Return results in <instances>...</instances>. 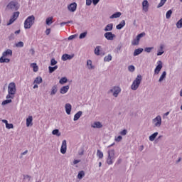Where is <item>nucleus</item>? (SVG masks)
Instances as JSON below:
<instances>
[{"instance_id": "obj_1", "label": "nucleus", "mask_w": 182, "mask_h": 182, "mask_svg": "<svg viewBox=\"0 0 182 182\" xmlns=\"http://www.w3.org/2000/svg\"><path fill=\"white\" fill-rule=\"evenodd\" d=\"M143 77H141V75H138L136 79L133 81L132 85H131L132 90H137L139 89V87L140 86Z\"/></svg>"}, {"instance_id": "obj_2", "label": "nucleus", "mask_w": 182, "mask_h": 182, "mask_svg": "<svg viewBox=\"0 0 182 182\" xmlns=\"http://www.w3.org/2000/svg\"><path fill=\"white\" fill-rule=\"evenodd\" d=\"M33 23H35V16L32 15L28 16L24 22L25 29H31Z\"/></svg>"}, {"instance_id": "obj_3", "label": "nucleus", "mask_w": 182, "mask_h": 182, "mask_svg": "<svg viewBox=\"0 0 182 182\" xmlns=\"http://www.w3.org/2000/svg\"><path fill=\"white\" fill-rule=\"evenodd\" d=\"M107 153V164L111 166V164H113V159H114V149L109 150Z\"/></svg>"}, {"instance_id": "obj_4", "label": "nucleus", "mask_w": 182, "mask_h": 182, "mask_svg": "<svg viewBox=\"0 0 182 182\" xmlns=\"http://www.w3.org/2000/svg\"><path fill=\"white\" fill-rule=\"evenodd\" d=\"M144 36H146V33L144 32L137 35L136 38L132 41V45L133 46H137V45H139V43H140V39H141V38H143Z\"/></svg>"}, {"instance_id": "obj_5", "label": "nucleus", "mask_w": 182, "mask_h": 182, "mask_svg": "<svg viewBox=\"0 0 182 182\" xmlns=\"http://www.w3.org/2000/svg\"><path fill=\"white\" fill-rule=\"evenodd\" d=\"M8 93H9V95L16 94V85L15 84V82H10L9 84Z\"/></svg>"}, {"instance_id": "obj_6", "label": "nucleus", "mask_w": 182, "mask_h": 182, "mask_svg": "<svg viewBox=\"0 0 182 182\" xmlns=\"http://www.w3.org/2000/svg\"><path fill=\"white\" fill-rule=\"evenodd\" d=\"M120 92H122V88H120V87L114 86L111 90H109L108 93H113V96L114 97H117V96H119V94L120 93Z\"/></svg>"}, {"instance_id": "obj_7", "label": "nucleus", "mask_w": 182, "mask_h": 182, "mask_svg": "<svg viewBox=\"0 0 182 182\" xmlns=\"http://www.w3.org/2000/svg\"><path fill=\"white\" fill-rule=\"evenodd\" d=\"M154 127H160L161 126V117L158 115L156 118L152 120Z\"/></svg>"}, {"instance_id": "obj_8", "label": "nucleus", "mask_w": 182, "mask_h": 182, "mask_svg": "<svg viewBox=\"0 0 182 182\" xmlns=\"http://www.w3.org/2000/svg\"><path fill=\"white\" fill-rule=\"evenodd\" d=\"M7 8H9V9H13V11H18L19 9V6H18V3L15 1H11L7 5Z\"/></svg>"}, {"instance_id": "obj_9", "label": "nucleus", "mask_w": 182, "mask_h": 182, "mask_svg": "<svg viewBox=\"0 0 182 182\" xmlns=\"http://www.w3.org/2000/svg\"><path fill=\"white\" fill-rule=\"evenodd\" d=\"M157 63L158 65L154 70L155 75H159L161 69H163V62H161V60H159Z\"/></svg>"}, {"instance_id": "obj_10", "label": "nucleus", "mask_w": 182, "mask_h": 182, "mask_svg": "<svg viewBox=\"0 0 182 182\" xmlns=\"http://www.w3.org/2000/svg\"><path fill=\"white\" fill-rule=\"evenodd\" d=\"M104 36L107 41H113L114 38H116V35L113 34L112 32L105 33Z\"/></svg>"}, {"instance_id": "obj_11", "label": "nucleus", "mask_w": 182, "mask_h": 182, "mask_svg": "<svg viewBox=\"0 0 182 182\" xmlns=\"http://www.w3.org/2000/svg\"><path fill=\"white\" fill-rule=\"evenodd\" d=\"M67 149H68L67 142H66V140L64 139L62 141V145H61V148H60V153L62 154H65Z\"/></svg>"}, {"instance_id": "obj_12", "label": "nucleus", "mask_w": 182, "mask_h": 182, "mask_svg": "<svg viewBox=\"0 0 182 182\" xmlns=\"http://www.w3.org/2000/svg\"><path fill=\"white\" fill-rule=\"evenodd\" d=\"M77 8V4L76 3H72L68 6V9L70 12H75Z\"/></svg>"}, {"instance_id": "obj_13", "label": "nucleus", "mask_w": 182, "mask_h": 182, "mask_svg": "<svg viewBox=\"0 0 182 182\" xmlns=\"http://www.w3.org/2000/svg\"><path fill=\"white\" fill-rule=\"evenodd\" d=\"M142 9L144 12H147L149 11V1L147 0H144L142 2Z\"/></svg>"}, {"instance_id": "obj_14", "label": "nucleus", "mask_w": 182, "mask_h": 182, "mask_svg": "<svg viewBox=\"0 0 182 182\" xmlns=\"http://www.w3.org/2000/svg\"><path fill=\"white\" fill-rule=\"evenodd\" d=\"M9 56H12V50L7 49L6 51L3 52L2 57L3 58H9Z\"/></svg>"}, {"instance_id": "obj_15", "label": "nucleus", "mask_w": 182, "mask_h": 182, "mask_svg": "<svg viewBox=\"0 0 182 182\" xmlns=\"http://www.w3.org/2000/svg\"><path fill=\"white\" fill-rule=\"evenodd\" d=\"M69 85L63 86L60 90V93L61 95H65V93H68V91L69 90Z\"/></svg>"}, {"instance_id": "obj_16", "label": "nucleus", "mask_w": 182, "mask_h": 182, "mask_svg": "<svg viewBox=\"0 0 182 182\" xmlns=\"http://www.w3.org/2000/svg\"><path fill=\"white\" fill-rule=\"evenodd\" d=\"M62 60H70V59H73V55H70L69 54H63L61 58Z\"/></svg>"}, {"instance_id": "obj_17", "label": "nucleus", "mask_w": 182, "mask_h": 182, "mask_svg": "<svg viewBox=\"0 0 182 182\" xmlns=\"http://www.w3.org/2000/svg\"><path fill=\"white\" fill-rule=\"evenodd\" d=\"M33 120V117L32 116H29L27 119H26V127H29L30 126H33V124L32 123Z\"/></svg>"}, {"instance_id": "obj_18", "label": "nucleus", "mask_w": 182, "mask_h": 182, "mask_svg": "<svg viewBox=\"0 0 182 182\" xmlns=\"http://www.w3.org/2000/svg\"><path fill=\"white\" fill-rule=\"evenodd\" d=\"M91 127H93V129H102L103 124H102L100 122H96L91 126Z\"/></svg>"}, {"instance_id": "obj_19", "label": "nucleus", "mask_w": 182, "mask_h": 182, "mask_svg": "<svg viewBox=\"0 0 182 182\" xmlns=\"http://www.w3.org/2000/svg\"><path fill=\"white\" fill-rule=\"evenodd\" d=\"M65 109L67 114H70V112H72V105L69 103L65 104Z\"/></svg>"}, {"instance_id": "obj_20", "label": "nucleus", "mask_w": 182, "mask_h": 182, "mask_svg": "<svg viewBox=\"0 0 182 182\" xmlns=\"http://www.w3.org/2000/svg\"><path fill=\"white\" fill-rule=\"evenodd\" d=\"M125 25H126V21L124 20H122L120 22V23L117 25L116 28L120 31V29L123 28Z\"/></svg>"}, {"instance_id": "obj_21", "label": "nucleus", "mask_w": 182, "mask_h": 182, "mask_svg": "<svg viewBox=\"0 0 182 182\" xmlns=\"http://www.w3.org/2000/svg\"><path fill=\"white\" fill-rule=\"evenodd\" d=\"M144 49L141 48L135 49L134 51V56H139V55H140V53H143Z\"/></svg>"}, {"instance_id": "obj_22", "label": "nucleus", "mask_w": 182, "mask_h": 182, "mask_svg": "<svg viewBox=\"0 0 182 182\" xmlns=\"http://www.w3.org/2000/svg\"><path fill=\"white\" fill-rule=\"evenodd\" d=\"M104 31L105 32H110V31H113V23H109L107 25Z\"/></svg>"}, {"instance_id": "obj_23", "label": "nucleus", "mask_w": 182, "mask_h": 182, "mask_svg": "<svg viewBox=\"0 0 182 182\" xmlns=\"http://www.w3.org/2000/svg\"><path fill=\"white\" fill-rule=\"evenodd\" d=\"M83 114V112L82 111H79L74 115V122H76L77 120H79L80 119V116Z\"/></svg>"}, {"instance_id": "obj_24", "label": "nucleus", "mask_w": 182, "mask_h": 182, "mask_svg": "<svg viewBox=\"0 0 182 182\" xmlns=\"http://www.w3.org/2000/svg\"><path fill=\"white\" fill-rule=\"evenodd\" d=\"M11 62V59L5 58V57L0 58V63H9Z\"/></svg>"}, {"instance_id": "obj_25", "label": "nucleus", "mask_w": 182, "mask_h": 182, "mask_svg": "<svg viewBox=\"0 0 182 182\" xmlns=\"http://www.w3.org/2000/svg\"><path fill=\"white\" fill-rule=\"evenodd\" d=\"M57 92H58V85L53 86L51 88L50 95L53 96V95H56Z\"/></svg>"}, {"instance_id": "obj_26", "label": "nucleus", "mask_w": 182, "mask_h": 182, "mask_svg": "<svg viewBox=\"0 0 182 182\" xmlns=\"http://www.w3.org/2000/svg\"><path fill=\"white\" fill-rule=\"evenodd\" d=\"M163 49H164V45L161 44L160 46V49L158 50L157 56H161V55L164 53V50H163Z\"/></svg>"}, {"instance_id": "obj_27", "label": "nucleus", "mask_w": 182, "mask_h": 182, "mask_svg": "<svg viewBox=\"0 0 182 182\" xmlns=\"http://www.w3.org/2000/svg\"><path fill=\"white\" fill-rule=\"evenodd\" d=\"M43 80L41 77H37L34 81H33V84L35 85H41V83H42Z\"/></svg>"}, {"instance_id": "obj_28", "label": "nucleus", "mask_w": 182, "mask_h": 182, "mask_svg": "<svg viewBox=\"0 0 182 182\" xmlns=\"http://www.w3.org/2000/svg\"><path fill=\"white\" fill-rule=\"evenodd\" d=\"M157 136H159V132H155V133L152 134L151 136H149L150 141H154V140H156V137H157Z\"/></svg>"}, {"instance_id": "obj_29", "label": "nucleus", "mask_w": 182, "mask_h": 182, "mask_svg": "<svg viewBox=\"0 0 182 182\" xmlns=\"http://www.w3.org/2000/svg\"><path fill=\"white\" fill-rule=\"evenodd\" d=\"M46 23L48 26L52 25V23H53V17H48V18H47L46 20Z\"/></svg>"}, {"instance_id": "obj_30", "label": "nucleus", "mask_w": 182, "mask_h": 182, "mask_svg": "<svg viewBox=\"0 0 182 182\" xmlns=\"http://www.w3.org/2000/svg\"><path fill=\"white\" fill-rule=\"evenodd\" d=\"M100 49H102V47L100 46H97L94 50L95 55H96L97 56H100Z\"/></svg>"}, {"instance_id": "obj_31", "label": "nucleus", "mask_w": 182, "mask_h": 182, "mask_svg": "<svg viewBox=\"0 0 182 182\" xmlns=\"http://www.w3.org/2000/svg\"><path fill=\"white\" fill-rule=\"evenodd\" d=\"M52 134H53V136H57L58 137H60L62 134L60 133V132H59V129H55L52 131Z\"/></svg>"}, {"instance_id": "obj_32", "label": "nucleus", "mask_w": 182, "mask_h": 182, "mask_svg": "<svg viewBox=\"0 0 182 182\" xmlns=\"http://www.w3.org/2000/svg\"><path fill=\"white\" fill-rule=\"evenodd\" d=\"M122 16V14L120 12H116L115 14H112L109 18L110 19H114V18H120Z\"/></svg>"}, {"instance_id": "obj_33", "label": "nucleus", "mask_w": 182, "mask_h": 182, "mask_svg": "<svg viewBox=\"0 0 182 182\" xmlns=\"http://www.w3.org/2000/svg\"><path fill=\"white\" fill-rule=\"evenodd\" d=\"M167 75V73L166 71H164L162 75H161L159 82H161L162 81L164 80V79H166V76Z\"/></svg>"}, {"instance_id": "obj_34", "label": "nucleus", "mask_w": 182, "mask_h": 182, "mask_svg": "<svg viewBox=\"0 0 182 182\" xmlns=\"http://www.w3.org/2000/svg\"><path fill=\"white\" fill-rule=\"evenodd\" d=\"M87 66L90 70L92 69H95V66H93V65L92 64V61L90 60H88L87 61Z\"/></svg>"}, {"instance_id": "obj_35", "label": "nucleus", "mask_w": 182, "mask_h": 182, "mask_svg": "<svg viewBox=\"0 0 182 182\" xmlns=\"http://www.w3.org/2000/svg\"><path fill=\"white\" fill-rule=\"evenodd\" d=\"M59 83L60 85H65V83H68V78L66 77L60 78Z\"/></svg>"}, {"instance_id": "obj_36", "label": "nucleus", "mask_w": 182, "mask_h": 182, "mask_svg": "<svg viewBox=\"0 0 182 182\" xmlns=\"http://www.w3.org/2000/svg\"><path fill=\"white\" fill-rule=\"evenodd\" d=\"M56 69H58V65H55L54 67L49 66L48 67L49 73H53V72H55Z\"/></svg>"}, {"instance_id": "obj_37", "label": "nucleus", "mask_w": 182, "mask_h": 182, "mask_svg": "<svg viewBox=\"0 0 182 182\" xmlns=\"http://www.w3.org/2000/svg\"><path fill=\"white\" fill-rule=\"evenodd\" d=\"M83 177H85V171H81L78 173L77 178H79V180H82Z\"/></svg>"}, {"instance_id": "obj_38", "label": "nucleus", "mask_w": 182, "mask_h": 182, "mask_svg": "<svg viewBox=\"0 0 182 182\" xmlns=\"http://www.w3.org/2000/svg\"><path fill=\"white\" fill-rule=\"evenodd\" d=\"M31 68H33V72H38V68L36 63H31Z\"/></svg>"}, {"instance_id": "obj_39", "label": "nucleus", "mask_w": 182, "mask_h": 182, "mask_svg": "<svg viewBox=\"0 0 182 182\" xmlns=\"http://www.w3.org/2000/svg\"><path fill=\"white\" fill-rule=\"evenodd\" d=\"M87 36V31H85L84 33H82L79 36V39H85Z\"/></svg>"}, {"instance_id": "obj_40", "label": "nucleus", "mask_w": 182, "mask_h": 182, "mask_svg": "<svg viewBox=\"0 0 182 182\" xmlns=\"http://www.w3.org/2000/svg\"><path fill=\"white\" fill-rule=\"evenodd\" d=\"M173 14V11L171 10H168L167 12H166V19H170V18H171V15Z\"/></svg>"}, {"instance_id": "obj_41", "label": "nucleus", "mask_w": 182, "mask_h": 182, "mask_svg": "<svg viewBox=\"0 0 182 182\" xmlns=\"http://www.w3.org/2000/svg\"><path fill=\"white\" fill-rule=\"evenodd\" d=\"M176 28H178V29H181V28H182V18L178 20V22L176 23Z\"/></svg>"}, {"instance_id": "obj_42", "label": "nucleus", "mask_w": 182, "mask_h": 182, "mask_svg": "<svg viewBox=\"0 0 182 182\" xmlns=\"http://www.w3.org/2000/svg\"><path fill=\"white\" fill-rule=\"evenodd\" d=\"M19 16V11L14 12L11 18L14 19V21H16L18 19V17Z\"/></svg>"}, {"instance_id": "obj_43", "label": "nucleus", "mask_w": 182, "mask_h": 182, "mask_svg": "<svg viewBox=\"0 0 182 182\" xmlns=\"http://www.w3.org/2000/svg\"><path fill=\"white\" fill-rule=\"evenodd\" d=\"M97 156L99 159H102L103 157V152H102V151H100V149H97Z\"/></svg>"}, {"instance_id": "obj_44", "label": "nucleus", "mask_w": 182, "mask_h": 182, "mask_svg": "<svg viewBox=\"0 0 182 182\" xmlns=\"http://www.w3.org/2000/svg\"><path fill=\"white\" fill-rule=\"evenodd\" d=\"M112 55H108L107 56H105L104 58L105 62H110L112 60Z\"/></svg>"}, {"instance_id": "obj_45", "label": "nucleus", "mask_w": 182, "mask_h": 182, "mask_svg": "<svg viewBox=\"0 0 182 182\" xmlns=\"http://www.w3.org/2000/svg\"><path fill=\"white\" fill-rule=\"evenodd\" d=\"M9 103H12V100H6L3 101L1 105L5 106L6 105H9Z\"/></svg>"}, {"instance_id": "obj_46", "label": "nucleus", "mask_w": 182, "mask_h": 182, "mask_svg": "<svg viewBox=\"0 0 182 182\" xmlns=\"http://www.w3.org/2000/svg\"><path fill=\"white\" fill-rule=\"evenodd\" d=\"M166 2H167V0H161L160 3L157 6V8H161V6H163Z\"/></svg>"}, {"instance_id": "obj_47", "label": "nucleus", "mask_w": 182, "mask_h": 182, "mask_svg": "<svg viewBox=\"0 0 182 182\" xmlns=\"http://www.w3.org/2000/svg\"><path fill=\"white\" fill-rule=\"evenodd\" d=\"M153 49H154V47H146L145 48L144 51L146 52L147 53H150V52H151Z\"/></svg>"}, {"instance_id": "obj_48", "label": "nucleus", "mask_w": 182, "mask_h": 182, "mask_svg": "<svg viewBox=\"0 0 182 182\" xmlns=\"http://www.w3.org/2000/svg\"><path fill=\"white\" fill-rule=\"evenodd\" d=\"M15 45L16 48H23V42L22 41L16 43Z\"/></svg>"}, {"instance_id": "obj_49", "label": "nucleus", "mask_w": 182, "mask_h": 182, "mask_svg": "<svg viewBox=\"0 0 182 182\" xmlns=\"http://www.w3.org/2000/svg\"><path fill=\"white\" fill-rule=\"evenodd\" d=\"M23 180H28V181H31V179L32 178V176L29 175H23Z\"/></svg>"}, {"instance_id": "obj_50", "label": "nucleus", "mask_w": 182, "mask_h": 182, "mask_svg": "<svg viewBox=\"0 0 182 182\" xmlns=\"http://www.w3.org/2000/svg\"><path fill=\"white\" fill-rule=\"evenodd\" d=\"M58 63V61H56V60H55V58H52L50 60V65L51 66H55V65H56Z\"/></svg>"}, {"instance_id": "obj_51", "label": "nucleus", "mask_w": 182, "mask_h": 182, "mask_svg": "<svg viewBox=\"0 0 182 182\" xmlns=\"http://www.w3.org/2000/svg\"><path fill=\"white\" fill-rule=\"evenodd\" d=\"M15 22V19L12 18V17L10 18L9 23H7V26H9V25H12Z\"/></svg>"}, {"instance_id": "obj_52", "label": "nucleus", "mask_w": 182, "mask_h": 182, "mask_svg": "<svg viewBox=\"0 0 182 182\" xmlns=\"http://www.w3.org/2000/svg\"><path fill=\"white\" fill-rule=\"evenodd\" d=\"M134 70H135V68H134V65H129V66L128 67V70H129V72H134Z\"/></svg>"}, {"instance_id": "obj_53", "label": "nucleus", "mask_w": 182, "mask_h": 182, "mask_svg": "<svg viewBox=\"0 0 182 182\" xmlns=\"http://www.w3.org/2000/svg\"><path fill=\"white\" fill-rule=\"evenodd\" d=\"M68 23H73V21H68L67 22H62V23H60V26H63V25H66Z\"/></svg>"}, {"instance_id": "obj_54", "label": "nucleus", "mask_w": 182, "mask_h": 182, "mask_svg": "<svg viewBox=\"0 0 182 182\" xmlns=\"http://www.w3.org/2000/svg\"><path fill=\"white\" fill-rule=\"evenodd\" d=\"M6 129H14V124H6Z\"/></svg>"}, {"instance_id": "obj_55", "label": "nucleus", "mask_w": 182, "mask_h": 182, "mask_svg": "<svg viewBox=\"0 0 182 182\" xmlns=\"http://www.w3.org/2000/svg\"><path fill=\"white\" fill-rule=\"evenodd\" d=\"M126 134H127V129H124L120 132V135L121 136H126Z\"/></svg>"}, {"instance_id": "obj_56", "label": "nucleus", "mask_w": 182, "mask_h": 182, "mask_svg": "<svg viewBox=\"0 0 182 182\" xmlns=\"http://www.w3.org/2000/svg\"><path fill=\"white\" fill-rule=\"evenodd\" d=\"M9 41H14V39H15V34L11 33V34L9 36Z\"/></svg>"}, {"instance_id": "obj_57", "label": "nucleus", "mask_w": 182, "mask_h": 182, "mask_svg": "<svg viewBox=\"0 0 182 182\" xmlns=\"http://www.w3.org/2000/svg\"><path fill=\"white\" fill-rule=\"evenodd\" d=\"M29 53H30V55H31V56H33V55H35V49L31 48L29 50Z\"/></svg>"}, {"instance_id": "obj_58", "label": "nucleus", "mask_w": 182, "mask_h": 182, "mask_svg": "<svg viewBox=\"0 0 182 182\" xmlns=\"http://www.w3.org/2000/svg\"><path fill=\"white\" fill-rule=\"evenodd\" d=\"M77 36V35H72V36H70L68 37V41H72L73 39H75V38H76Z\"/></svg>"}, {"instance_id": "obj_59", "label": "nucleus", "mask_w": 182, "mask_h": 182, "mask_svg": "<svg viewBox=\"0 0 182 182\" xmlns=\"http://www.w3.org/2000/svg\"><path fill=\"white\" fill-rule=\"evenodd\" d=\"M79 156H83L85 154V149L82 148L80 151L78 152Z\"/></svg>"}, {"instance_id": "obj_60", "label": "nucleus", "mask_w": 182, "mask_h": 182, "mask_svg": "<svg viewBox=\"0 0 182 182\" xmlns=\"http://www.w3.org/2000/svg\"><path fill=\"white\" fill-rule=\"evenodd\" d=\"M15 95H12V94H8L7 95H6V99H14V96Z\"/></svg>"}, {"instance_id": "obj_61", "label": "nucleus", "mask_w": 182, "mask_h": 182, "mask_svg": "<svg viewBox=\"0 0 182 182\" xmlns=\"http://www.w3.org/2000/svg\"><path fill=\"white\" fill-rule=\"evenodd\" d=\"M122 139H123V137L119 135L117 138H115V141H122Z\"/></svg>"}, {"instance_id": "obj_62", "label": "nucleus", "mask_w": 182, "mask_h": 182, "mask_svg": "<svg viewBox=\"0 0 182 182\" xmlns=\"http://www.w3.org/2000/svg\"><path fill=\"white\" fill-rule=\"evenodd\" d=\"M86 5L90 6L92 5V0H86Z\"/></svg>"}, {"instance_id": "obj_63", "label": "nucleus", "mask_w": 182, "mask_h": 182, "mask_svg": "<svg viewBox=\"0 0 182 182\" xmlns=\"http://www.w3.org/2000/svg\"><path fill=\"white\" fill-rule=\"evenodd\" d=\"M120 50H122V45H119V46H117V53H119V52Z\"/></svg>"}, {"instance_id": "obj_64", "label": "nucleus", "mask_w": 182, "mask_h": 182, "mask_svg": "<svg viewBox=\"0 0 182 182\" xmlns=\"http://www.w3.org/2000/svg\"><path fill=\"white\" fill-rule=\"evenodd\" d=\"M46 35H50V28H47L46 31H45Z\"/></svg>"}]
</instances>
